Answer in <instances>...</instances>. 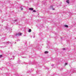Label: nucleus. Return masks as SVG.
I'll return each mask as SVG.
<instances>
[{
	"mask_svg": "<svg viewBox=\"0 0 76 76\" xmlns=\"http://www.w3.org/2000/svg\"><path fill=\"white\" fill-rule=\"evenodd\" d=\"M50 7V8H52V7H53V6H51Z\"/></svg>",
	"mask_w": 76,
	"mask_h": 76,
	"instance_id": "f8f14e48",
	"label": "nucleus"
},
{
	"mask_svg": "<svg viewBox=\"0 0 76 76\" xmlns=\"http://www.w3.org/2000/svg\"><path fill=\"white\" fill-rule=\"evenodd\" d=\"M20 41V40H17V41Z\"/></svg>",
	"mask_w": 76,
	"mask_h": 76,
	"instance_id": "2eb2a0df",
	"label": "nucleus"
},
{
	"mask_svg": "<svg viewBox=\"0 0 76 76\" xmlns=\"http://www.w3.org/2000/svg\"><path fill=\"white\" fill-rule=\"evenodd\" d=\"M23 58H25V57H23Z\"/></svg>",
	"mask_w": 76,
	"mask_h": 76,
	"instance_id": "6ab92c4d",
	"label": "nucleus"
},
{
	"mask_svg": "<svg viewBox=\"0 0 76 76\" xmlns=\"http://www.w3.org/2000/svg\"><path fill=\"white\" fill-rule=\"evenodd\" d=\"M22 35V33H17L15 34V36L16 37H19V36H20Z\"/></svg>",
	"mask_w": 76,
	"mask_h": 76,
	"instance_id": "f257e3e1",
	"label": "nucleus"
},
{
	"mask_svg": "<svg viewBox=\"0 0 76 76\" xmlns=\"http://www.w3.org/2000/svg\"><path fill=\"white\" fill-rule=\"evenodd\" d=\"M2 55H0V58H1V57H2Z\"/></svg>",
	"mask_w": 76,
	"mask_h": 76,
	"instance_id": "1a4fd4ad",
	"label": "nucleus"
},
{
	"mask_svg": "<svg viewBox=\"0 0 76 76\" xmlns=\"http://www.w3.org/2000/svg\"><path fill=\"white\" fill-rule=\"evenodd\" d=\"M34 12H36L37 11L35 10H33Z\"/></svg>",
	"mask_w": 76,
	"mask_h": 76,
	"instance_id": "6e6552de",
	"label": "nucleus"
},
{
	"mask_svg": "<svg viewBox=\"0 0 76 76\" xmlns=\"http://www.w3.org/2000/svg\"><path fill=\"white\" fill-rule=\"evenodd\" d=\"M16 20H15V21H16Z\"/></svg>",
	"mask_w": 76,
	"mask_h": 76,
	"instance_id": "f3484780",
	"label": "nucleus"
},
{
	"mask_svg": "<svg viewBox=\"0 0 76 76\" xmlns=\"http://www.w3.org/2000/svg\"><path fill=\"white\" fill-rule=\"evenodd\" d=\"M67 63H65V65H67Z\"/></svg>",
	"mask_w": 76,
	"mask_h": 76,
	"instance_id": "4468645a",
	"label": "nucleus"
},
{
	"mask_svg": "<svg viewBox=\"0 0 76 76\" xmlns=\"http://www.w3.org/2000/svg\"><path fill=\"white\" fill-rule=\"evenodd\" d=\"M66 3H68V4H69V3H70V2H69V0H66Z\"/></svg>",
	"mask_w": 76,
	"mask_h": 76,
	"instance_id": "f03ea898",
	"label": "nucleus"
},
{
	"mask_svg": "<svg viewBox=\"0 0 76 76\" xmlns=\"http://www.w3.org/2000/svg\"><path fill=\"white\" fill-rule=\"evenodd\" d=\"M5 44H7V45H8V44H9V43H7V42H6L5 43Z\"/></svg>",
	"mask_w": 76,
	"mask_h": 76,
	"instance_id": "0eeeda50",
	"label": "nucleus"
},
{
	"mask_svg": "<svg viewBox=\"0 0 76 76\" xmlns=\"http://www.w3.org/2000/svg\"><path fill=\"white\" fill-rule=\"evenodd\" d=\"M63 50H66V49L65 48H64L63 49Z\"/></svg>",
	"mask_w": 76,
	"mask_h": 76,
	"instance_id": "9b49d317",
	"label": "nucleus"
},
{
	"mask_svg": "<svg viewBox=\"0 0 76 76\" xmlns=\"http://www.w3.org/2000/svg\"><path fill=\"white\" fill-rule=\"evenodd\" d=\"M29 10H34V9L32 8H29Z\"/></svg>",
	"mask_w": 76,
	"mask_h": 76,
	"instance_id": "7ed1b4c3",
	"label": "nucleus"
},
{
	"mask_svg": "<svg viewBox=\"0 0 76 76\" xmlns=\"http://www.w3.org/2000/svg\"><path fill=\"white\" fill-rule=\"evenodd\" d=\"M15 44H16V42H15Z\"/></svg>",
	"mask_w": 76,
	"mask_h": 76,
	"instance_id": "a211bd4d",
	"label": "nucleus"
},
{
	"mask_svg": "<svg viewBox=\"0 0 76 76\" xmlns=\"http://www.w3.org/2000/svg\"><path fill=\"white\" fill-rule=\"evenodd\" d=\"M45 54H47V53H48V51H46L45 52Z\"/></svg>",
	"mask_w": 76,
	"mask_h": 76,
	"instance_id": "39448f33",
	"label": "nucleus"
},
{
	"mask_svg": "<svg viewBox=\"0 0 76 76\" xmlns=\"http://www.w3.org/2000/svg\"><path fill=\"white\" fill-rule=\"evenodd\" d=\"M64 27H65L66 28H68V25H64Z\"/></svg>",
	"mask_w": 76,
	"mask_h": 76,
	"instance_id": "20e7f679",
	"label": "nucleus"
},
{
	"mask_svg": "<svg viewBox=\"0 0 76 76\" xmlns=\"http://www.w3.org/2000/svg\"><path fill=\"white\" fill-rule=\"evenodd\" d=\"M52 9H53V10H55V9H54V8H53Z\"/></svg>",
	"mask_w": 76,
	"mask_h": 76,
	"instance_id": "ddd939ff",
	"label": "nucleus"
},
{
	"mask_svg": "<svg viewBox=\"0 0 76 76\" xmlns=\"http://www.w3.org/2000/svg\"><path fill=\"white\" fill-rule=\"evenodd\" d=\"M31 29H30L28 30V32H31Z\"/></svg>",
	"mask_w": 76,
	"mask_h": 76,
	"instance_id": "423d86ee",
	"label": "nucleus"
},
{
	"mask_svg": "<svg viewBox=\"0 0 76 76\" xmlns=\"http://www.w3.org/2000/svg\"><path fill=\"white\" fill-rule=\"evenodd\" d=\"M21 10H23V8H21Z\"/></svg>",
	"mask_w": 76,
	"mask_h": 76,
	"instance_id": "9d476101",
	"label": "nucleus"
},
{
	"mask_svg": "<svg viewBox=\"0 0 76 76\" xmlns=\"http://www.w3.org/2000/svg\"><path fill=\"white\" fill-rule=\"evenodd\" d=\"M54 66V65L53 64H52V66Z\"/></svg>",
	"mask_w": 76,
	"mask_h": 76,
	"instance_id": "dca6fc26",
	"label": "nucleus"
}]
</instances>
